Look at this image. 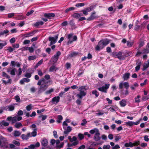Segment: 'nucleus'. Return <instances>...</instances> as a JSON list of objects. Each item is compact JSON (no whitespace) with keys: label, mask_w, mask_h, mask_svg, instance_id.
I'll use <instances>...</instances> for the list:
<instances>
[{"label":"nucleus","mask_w":149,"mask_h":149,"mask_svg":"<svg viewBox=\"0 0 149 149\" xmlns=\"http://www.w3.org/2000/svg\"><path fill=\"white\" fill-rule=\"evenodd\" d=\"M110 40L107 38H105L101 40L98 42V44L95 47V49L97 51H100L103 49L110 42Z\"/></svg>","instance_id":"1"},{"label":"nucleus","mask_w":149,"mask_h":149,"mask_svg":"<svg viewBox=\"0 0 149 149\" xmlns=\"http://www.w3.org/2000/svg\"><path fill=\"white\" fill-rule=\"evenodd\" d=\"M48 82H44L42 84L40 87L38 88V93L40 94L45 91L48 87Z\"/></svg>","instance_id":"2"},{"label":"nucleus","mask_w":149,"mask_h":149,"mask_svg":"<svg viewBox=\"0 0 149 149\" xmlns=\"http://www.w3.org/2000/svg\"><path fill=\"white\" fill-rule=\"evenodd\" d=\"M58 36V35L57 34L54 37L50 36L49 37V40L50 41L49 46H51L55 44L56 42Z\"/></svg>","instance_id":"3"},{"label":"nucleus","mask_w":149,"mask_h":149,"mask_svg":"<svg viewBox=\"0 0 149 149\" xmlns=\"http://www.w3.org/2000/svg\"><path fill=\"white\" fill-rule=\"evenodd\" d=\"M109 87V84H105L104 86H102L98 88V90L107 93V89H108Z\"/></svg>","instance_id":"4"},{"label":"nucleus","mask_w":149,"mask_h":149,"mask_svg":"<svg viewBox=\"0 0 149 149\" xmlns=\"http://www.w3.org/2000/svg\"><path fill=\"white\" fill-rule=\"evenodd\" d=\"M100 133L99 131L98 132H96L95 134L94 137L93 139L95 141H100L101 138V137L100 136Z\"/></svg>","instance_id":"5"},{"label":"nucleus","mask_w":149,"mask_h":149,"mask_svg":"<svg viewBox=\"0 0 149 149\" xmlns=\"http://www.w3.org/2000/svg\"><path fill=\"white\" fill-rule=\"evenodd\" d=\"M7 120L8 121L11 120L12 121V124H13L17 121V117L16 116H15L13 117H12L11 116L8 117L7 118Z\"/></svg>","instance_id":"6"},{"label":"nucleus","mask_w":149,"mask_h":149,"mask_svg":"<svg viewBox=\"0 0 149 149\" xmlns=\"http://www.w3.org/2000/svg\"><path fill=\"white\" fill-rule=\"evenodd\" d=\"M80 92L79 94L77 95V96L78 97L79 99L81 100L83 96H84L86 95V93L84 91H79Z\"/></svg>","instance_id":"7"},{"label":"nucleus","mask_w":149,"mask_h":149,"mask_svg":"<svg viewBox=\"0 0 149 149\" xmlns=\"http://www.w3.org/2000/svg\"><path fill=\"white\" fill-rule=\"evenodd\" d=\"M60 97L59 96L54 97L52 99V102L53 104H56L60 101Z\"/></svg>","instance_id":"8"},{"label":"nucleus","mask_w":149,"mask_h":149,"mask_svg":"<svg viewBox=\"0 0 149 149\" xmlns=\"http://www.w3.org/2000/svg\"><path fill=\"white\" fill-rule=\"evenodd\" d=\"M44 16L50 19L51 17H54L55 16V15L54 13H45L44 14Z\"/></svg>","instance_id":"9"},{"label":"nucleus","mask_w":149,"mask_h":149,"mask_svg":"<svg viewBox=\"0 0 149 149\" xmlns=\"http://www.w3.org/2000/svg\"><path fill=\"white\" fill-rule=\"evenodd\" d=\"M30 81V79H29L24 78L22 79L19 81V83L22 85L24 84L25 82L28 83Z\"/></svg>","instance_id":"10"},{"label":"nucleus","mask_w":149,"mask_h":149,"mask_svg":"<svg viewBox=\"0 0 149 149\" xmlns=\"http://www.w3.org/2000/svg\"><path fill=\"white\" fill-rule=\"evenodd\" d=\"M9 31L7 29L1 31H0V37L3 36L5 35L6 36H7L8 35V33Z\"/></svg>","instance_id":"11"},{"label":"nucleus","mask_w":149,"mask_h":149,"mask_svg":"<svg viewBox=\"0 0 149 149\" xmlns=\"http://www.w3.org/2000/svg\"><path fill=\"white\" fill-rule=\"evenodd\" d=\"M41 144L42 146H46L48 145V141L45 138H43L41 141Z\"/></svg>","instance_id":"12"},{"label":"nucleus","mask_w":149,"mask_h":149,"mask_svg":"<svg viewBox=\"0 0 149 149\" xmlns=\"http://www.w3.org/2000/svg\"><path fill=\"white\" fill-rule=\"evenodd\" d=\"M36 30H34L32 31L29 32L27 33H25L24 34V36L26 37H27L28 36H32L34 34V33L36 32Z\"/></svg>","instance_id":"13"},{"label":"nucleus","mask_w":149,"mask_h":149,"mask_svg":"<svg viewBox=\"0 0 149 149\" xmlns=\"http://www.w3.org/2000/svg\"><path fill=\"white\" fill-rule=\"evenodd\" d=\"M130 73H126L124 74L123 76V78L124 80H127L130 77Z\"/></svg>","instance_id":"14"},{"label":"nucleus","mask_w":149,"mask_h":149,"mask_svg":"<svg viewBox=\"0 0 149 149\" xmlns=\"http://www.w3.org/2000/svg\"><path fill=\"white\" fill-rule=\"evenodd\" d=\"M79 53L78 52L72 51L71 53L70 54L69 56L70 57H75L77 55H79Z\"/></svg>","instance_id":"15"},{"label":"nucleus","mask_w":149,"mask_h":149,"mask_svg":"<svg viewBox=\"0 0 149 149\" xmlns=\"http://www.w3.org/2000/svg\"><path fill=\"white\" fill-rule=\"evenodd\" d=\"M95 12L92 13L91 15L90 16L87 18V20L88 21H91L95 18L96 17L95 15Z\"/></svg>","instance_id":"16"},{"label":"nucleus","mask_w":149,"mask_h":149,"mask_svg":"<svg viewBox=\"0 0 149 149\" xmlns=\"http://www.w3.org/2000/svg\"><path fill=\"white\" fill-rule=\"evenodd\" d=\"M30 133H28L26 135H25L24 134H22L21 135L22 139L23 140H27L28 139L29 137L30 136Z\"/></svg>","instance_id":"17"},{"label":"nucleus","mask_w":149,"mask_h":149,"mask_svg":"<svg viewBox=\"0 0 149 149\" xmlns=\"http://www.w3.org/2000/svg\"><path fill=\"white\" fill-rule=\"evenodd\" d=\"M70 25L71 26L72 28L74 29L77 28L75 23L73 20L70 21L69 22Z\"/></svg>","instance_id":"18"},{"label":"nucleus","mask_w":149,"mask_h":149,"mask_svg":"<svg viewBox=\"0 0 149 149\" xmlns=\"http://www.w3.org/2000/svg\"><path fill=\"white\" fill-rule=\"evenodd\" d=\"M142 51L143 54H148L149 53V48L146 46L142 49Z\"/></svg>","instance_id":"19"},{"label":"nucleus","mask_w":149,"mask_h":149,"mask_svg":"<svg viewBox=\"0 0 149 149\" xmlns=\"http://www.w3.org/2000/svg\"><path fill=\"white\" fill-rule=\"evenodd\" d=\"M120 104L121 107H124L126 105L127 102L125 100L123 99L120 102Z\"/></svg>","instance_id":"20"},{"label":"nucleus","mask_w":149,"mask_h":149,"mask_svg":"<svg viewBox=\"0 0 149 149\" xmlns=\"http://www.w3.org/2000/svg\"><path fill=\"white\" fill-rule=\"evenodd\" d=\"M123 53L121 52H118L116 55V56H117V58L120 60H121L122 58V55Z\"/></svg>","instance_id":"21"},{"label":"nucleus","mask_w":149,"mask_h":149,"mask_svg":"<svg viewBox=\"0 0 149 149\" xmlns=\"http://www.w3.org/2000/svg\"><path fill=\"white\" fill-rule=\"evenodd\" d=\"M58 69L56 68L55 66L53 65L50 68L49 71L50 72H52L54 70H55V71H56V70H58Z\"/></svg>","instance_id":"22"},{"label":"nucleus","mask_w":149,"mask_h":149,"mask_svg":"<svg viewBox=\"0 0 149 149\" xmlns=\"http://www.w3.org/2000/svg\"><path fill=\"white\" fill-rule=\"evenodd\" d=\"M44 22L42 21H40L37 22L34 24L35 26L38 27L40 25H42L44 24Z\"/></svg>","instance_id":"23"},{"label":"nucleus","mask_w":149,"mask_h":149,"mask_svg":"<svg viewBox=\"0 0 149 149\" xmlns=\"http://www.w3.org/2000/svg\"><path fill=\"white\" fill-rule=\"evenodd\" d=\"M65 130V131H64V133L65 134H67L71 131L72 128L70 126H68L67 127V130L66 129Z\"/></svg>","instance_id":"24"},{"label":"nucleus","mask_w":149,"mask_h":149,"mask_svg":"<svg viewBox=\"0 0 149 149\" xmlns=\"http://www.w3.org/2000/svg\"><path fill=\"white\" fill-rule=\"evenodd\" d=\"M9 125L8 123L6 122L4 120H3L1 122H0V127L2 125L6 127Z\"/></svg>","instance_id":"25"},{"label":"nucleus","mask_w":149,"mask_h":149,"mask_svg":"<svg viewBox=\"0 0 149 149\" xmlns=\"http://www.w3.org/2000/svg\"><path fill=\"white\" fill-rule=\"evenodd\" d=\"M126 147H132L133 146V143L132 142H129V143H126L124 145Z\"/></svg>","instance_id":"26"},{"label":"nucleus","mask_w":149,"mask_h":149,"mask_svg":"<svg viewBox=\"0 0 149 149\" xmlns=\"http://www.w3.org/2000/svg\"><path fill=\"white\" fill-rule=\"evenodd\" d=\"M37 129L36 128H35L33 130V131L31 134V136H30V137L33 136L35 137L36 136L37 134Z\"/></svg>","instance_id":"27"},{"label":"nucleus","mask_w":149,"mask_h":149,"mask_svg":"<svg viewBox=\"0 0 149 149\" xmlns=\"http://www.w3.org/2000/svg\"><path fill=\"white\" fill-rule=\"evenodd\" d=\"M99 130L98 129L95 128L93 129L90 130L89 131V132L92 134H94V133H96V132H98Z\"/></svg>","instance_id":"28"},{"label":"nucleus","mask_w":149,"mask_h":149,"mask_svg":"<svg viewBox=\"0 0 149 149\" xmlns=\"http://www.w3.org/2000/svg\"><path fill=\"white\" fill-rule=\"evenodd\" d=\"M58 119L57 120V122L58 123H61V120H62L63 118V117L61 115H59L57 116Z\"/></svg>","instance_id":"29"},{"label":"nucleus","mask_w":149,"mask_h":149,"mask_svg":"<svg viewBox=\"0 0 149 149\" xmlns=\"http://www.w3.org/2000/svg\"><path fill=\"white\" fill-rule=\"evenodd\" d=\"M88 88H86V86H83L79 87V91H86L88 89Z\"/></svg>","instance_id":"30"},{"label":"nucleus","mask_w":149,"mask_h":149,"mask_svg":"<svg viewBox=\"0 0 149 149\" xmlns=\"http://www.w3.org/2000/svg\"><path fill=\"white\" fill-rule=\"evenodd\" d=\"M92 93L93 95H95L96 97H97L99 95V93L96 90H93L92 92Z\"/></svg>","instance_id":"31"},{"label":"nucleus","mask_w":149,"mask_h":149,"mask_svg":"<svg viewBox=\"0 0 149 149\" xmlns=\"http://www.w3.org/2000/svg\"><path fill=\"white\" fill-rule=\"evenodd\" d=\"M16 69L15 68H13L10 71V74L11 75L14 76L15 75V72L16 71Z\"/></svg>","instance_id":"32"},{"label":"nucleus","mask_w":149,"mask_h":149,"mask_svg":"<svg viewBox=\"0 0 149 149\" xmlns=\"http://www.w3.org/2000/svg\"><path fill=\"white\" fill-rule=\"evenodd\" d=\"M13 134L14 136L15 137L19 136L21 134V133L19 131L15 130L14 131Z\"/></svg>","instance_id":"33"},{"label":"nucleus","mask_w":149,"mask_h":149,"mask_svg":"<svg viewBox=\"0 0 149 149\" xmlns=\"http://www.w3.org/2000/svg\"><path fill=\"white\" fill-rule=\"evenodd\" d=\"M43 62V60L42 59L40 61H38L36 64L35 66V68H37L39 66H40V65H41Z\"/></svg>","instance_id":"34"},{"label":"nucleus","mask_w":149,"mask_h":149,"mask_svg":"<svg viewBox=\"0 0 149 149\" xmlns=\"http://www.w3.org/2000/svg\"><path fill=\"white\" fill-rule=\"evenodd\" d=\"M36 58V56L35 55L29 56L28 57V60L29 61H31L35 60Z\"/></svg>","instance_id":"35"},{"label":"nucleus","mask_w":149,"mask_h":149,"mask_svg":"<svg viewBox=\"0 0 149 149\" xmlns=\"http://www.w3.org/2000/svg\"><path fill=\"white\" fill-rule=\"evenodd\" d=\"M9 110L10 111H13L15 109V106L13 104L10 105L8 106Z\"/></svg>","instance_id":"36"},{"label":"nucleus","mask_w":149,"mask_h":149,"mask_svg":"<svg viewBox=\"0 0 149 149\" xmlns=\"http://www.w3.org/2000/svg\"><path fill=\"white\" fill-rule=\"evenodd\" d=\"M145 44V42L143 40L140 41L139 43V45L138 46L139 48H140L142 47Z\"/></svg>","instance_id":"37"},{"label":"nucleus","mask_w":149,"mask_h":149,"mask_svg":"<svg viewBox=\"0 0 149 149\" xmlns=\"http://www.w3.org/2000/svg\"><path fill=\"white\" fill-rule=\"evenodd\" d=\"M58 57L56 56H55L54 55V56L52 58V61L54 63H56L57 61Z\"/></svg>","instance_id":"38"},{"label":"nucleus","mask_w":149,"mask_h":149,"mask_svg":"<svg viewBox=\"0 0 149 149\" xmlns=\"http://www.w3.org/2000/svg\"><path fill=\"white\" fill-rule=\"evenodd\" d=\"M141 64V62H140L138 63L137 65L135 67V70L136 71H138L140 70Z\"/></svg>","instance_id":"39"},{"label":"nucleus","mask_w":149,"mask_h":149,"mask_svg":"<svg viewBox=\"0 0 149 149\" xmlns=\"http://www.w3.org/2000/svg\"><path fill=\"white\" fill-rule=\"evenodd\" d=\"M140 97V96L139 95H138L136 97L134 98L135 102V103H139L140 102V100L139 99Z\"/></svg>","instance_id":"40"},{"label":"nucleus","mask_w":149,"mask_h":149,"mask_svg":"<svg viewBox=\"0 0 149 149\" xmlns=\"http://www.w3.org/2000/svg\"><path fill=\"white\" fill-rule=\"evenodd\" d=\"M84 134L81 133H79L78 134V137L80 140H81L84 139Z\"/></svg>","instance_id":"41"},{"label":"nucleus","mask_w":149,"mask_h":149,"mask_svg":"<svg viewBox=\"0 0 149 149\" xmlns=\"http://www.w3.org/2000/svg\"><path fill=\"white\" fill-rule=\"evenodd\" d=\"M14 99L16 100V102H20V98L18 95H16L14 97Z\"/></svg>","instance_id":"42"},{"label":"nucleus","mask_w":149,"mask_h":149,"mask_svg":"<svg viewBox=\"0 0 149 149\" xmlns=\"http://www.w3.org/2000/svg\"><path fill=\"white\" fill-rule=\"evenodd\" d=\"M8 79L7 81H6L5 80H3V83L5 84H7L9 83L11 84L12 81L11 79H10V78Z\"/></svg>","instance_id":"43"},{"label":"nucleus","mask_w":149,"mask_h":149,"mask_svg":"<svg viewBox=\"0 0 149 149\" xmlns=\"http://www.w3.org/2000/svg\"><path fill=\"white\" fill-rule=\"evenodd\" d=\"M2 76L3 77H5L7 79L10 78V76L5 72H2Z\"/></svg>","instance_id":"44"},{"label":"nucleus","mask_w":149,"mask_h":149,"mask_svg":"<svg viewBox=\"0 0 149 149\" xmlns=\"http://www.w3.org/2000/svg\"><path fill=\"white\" fill-rule=\"evenodd\" d=\"M26 17L25 16H24L23 15H19L18 16V19L19 20H21L24 19L26 18Z\"/></svg>","instance_id":"45"},{"label":"nucleus","mask_w":149,"mask_h":149,"mask_svg":"<svg viewBox=\"0 0 149 149\" xmlns=\"http://www.w3.org/2000/svg\"><path fill=\"white\" fill-rule=\"evenodd\" d=\"M125 124L126 125H127L130 126H132L133 125V122L131 121H129L127 122H125Z\"/></svg>","instance_id":"46"},{"label":"nucleus","mask_w":149,"mask_h":149,"mask_svg":"<svg viewBox=\"0 0 149 149\" xmlns=\"http://www.w3.org/2000/svg\"><path fill=\"white\" fill-rule=\"evenodd\" d=\"M15 49L14 48H12L10 46L8 47V49L7 50L10 52L11 53Z\"/></svg>","instance_id":"47"},{"label":"nucleus","mask_w":149,"mask_h":149,"mask_svg":"<svg viewBox=\"0 0 149 149\" xmlns=\"http://www.w3.org/2000/svg\"><path fill=\"white\" fill-rule=\"evenodd\" d=\"M15 127L17 128H19L20 127L22 126V124L20 123H16L15 125Z\"/></svg>","instance_id":"48"},{"label":"nucleus","mask_w":149,"mask_h":149,"mask_svg":"<svg viewBox=\"0 0 149 149\" xmlns=\"http://www.w3.org/2000/svg\"><path fill=\"white\" fill-rule=\"evenodd\" d=\"M7 43L5 42L4 43H0V49H1L3 47L7 45Z\"/></svg>","instance_id":"49"},{"label":"nucleus","mask_w":149,"mask_h":149,"mask_svg":"<svg viewBox=\"0 0 149 149\" xmlns=\"http://www.w3.org/2000/svg\"><path fill=\"white\" fill-rule=\"evenodd\" d=\"M26 109L27 111H29L32 109V104H30L26 107Z\"/></svg>","instance_id":"50"},{"label":"nucleus","mask_w":149,"mask_h":149,"mask_svg":"<svg viewBox=\"0 0 149 149\" xmlns=\"http://www.w3.org/2000/svg\"><path fill=\"white\" fill-rule=\"evenodd\" d=\"M133 44V42H131L129 41L127 42V46L131 47L132 46Z\"/></svg>","instance_id":"51"},{"label":"nucleus","mask_w":149,"mask_h":149,"mask_svg":"<svg viewBox=\"0 0 149 149\" xmlns=\"http://www.w3.org/2000/svg\"><path fill=\"white\" fill-rule=\"evenodd\" d=\"M124 86L126 89H128L129 86L128 83L127 82H125L123 84Z\"/></svg>","instance_id":"52"},{"label":"nucleus","mask_w":149,"mask_h":149,"mask_svg":"<svg viewBox=\"0 0 149 149\" xmlns=\"http://www.w3.org/2000/svg\"><path fill=\"white\" fill-rule=\"evenodd\" d=\"M142 54H143V51H142V52H141L138 51L135 55V56L137 57L139 56Z\"/></svg>","instance_id":"53"},{"label":"nucleus","mask_w":149,"mask_h":149,"mask_svg":"<svg viewBox=\"0 0 149 149\" xmlns=\"http://www.w3.org/2000/svg\"><path fill=\"white\" fill-rule=\"evenodd\" d=\"M72 16L74 17L75 18H78L79 17V14L77 13H74Z\"/></svg>","instance_id":"54"},{"label":"nucleus","mask_w":149,"mask_h":149,"mask_svg":"<svg viewBox=\"0 0 149 149\" xmlns=\"http://www.w3.org/2000/svg\"><path fill=\"white\" fill-rule=\"evenodd\" d=\"M13 143H14V144H15L17 146H19L20 144V143L19 142L16 140L13 141Z\"/></svg>","instance_id":"55"},{"label":"nucleus","mask_w":149,"mask_h":149,"mask_svg":"<svg viewBox=\"0 0 149 149\" xmlns=\"http://www.w3.org/2000/svg\"><path fill=\"white\" fill-rule=\"evenodd\" d=\"M54 91V89L53 88H51V89L47 91L46 92V93L47 94H50L52 92H53Z\"/></svg>","instance_id":"56"},{"label":"nucleus","mask_w":149,"mask_h":149,"mask_svg":"<svg viewBox=\"0 0 149 149\" xmlns=\"http://www.w3.org/2000/svg\"><path fill=\"white\" fill-rule=\"evenodd\" d=\"M133 146H138L140 144V141H134V143H133Z\"/></svg>","instance_id":"57"},{"label":"nucleus","mask_w":149,"mask_h":149,"mask_svg":"<svg viewBox=\"0 0 149 149\" xmlns=\"http://www.w3.org/2000/svg\"><path fill=\"white\" fill-rule=\"evenodd\" d=\"M103 143V142L102 141V142H101L100 143L96 144V143H95V142H93V143H92V144H91V146H93L94 147V146H96L97 145H101Z\"/></svg>","instance_id":"58"},{"label":"nucleus","mask_w":149,"mask_h":149,"mask_svg":"<svg viewBox=\"0 0 149 149\" xmlns=\"http://www.w3.org/2000/svg\"><path fill=\"white\" fill-rule=\"evenodd\" d=\"M41 117H42V120L43 121L45 120L47 117V116L46 115H42L40 116H39V118H40Z\"/></svg>","instance_id":"59"},{"label":"nucleus","mask_w":149,"mask_h":149,"mask_svg":"<svg viewBox=\"0 0 149 149\" xmlns=\"http://www.w3.org/2000/svg\"><path fill=\"white\" fill-rule=\"evenodd\" d=\"M9 41L10 42L11 44H13L14 43L15 41V38L14 37L10 39V40Z\"/></svg>","instance_id":"60"},{"label":"nucleus","mask_w":149,"mask_h":149,"mask_svg":"<svg viewBox=\"0 0 149 149\" xmlns=\"http://www.w3.org/2000/svg\"><path fill=\"white\" fill-rule=\"evenodd\" d=\"M71 64L70 63H67L66 64L65 66L67 69H69L71 68Z\"/></svg>","instance_id":"61"},{"label":"nucleus","mask_w":149,"mask_h":149,"mask_svg":"<svg viewBox=\"0 0 149 149\" xmlns=\"http://www.w3.org/2000/svg\"><path fill=\"white\" fill-rule=\"evenodd\" d=\"M83 122L81 123V125L84 126H85V124L87 123V121L86 120V119H83L82 120Z\"/></svg>","instance_id":"62"},{"label":"nucleus","mask_w":149,"mask_h":149,"mask_svg":"<svg viewBox=\"0 0 149 149\" xmlns=\"http://www.w3.org/2000/svg\"><path fill=\"white\" fill-rule=\"evenodd\" d=\"M15 15V13H9L8 14V17L9 18H11L12 17L14 16Z\"/></svg>","instance_id":"63"},{"label":"nucleus","mask_w":149,"mask_h":149,"mask_svg":"<svg viewBox=\"0 0 149 149\" xmlns=\"http://www.w3.org/2000/svg\"><path fill=\"white\" fill-rule=\"evenodd\" d=\"M17 114L19 116H21L23 115V113L22 110H20L18 111L17 113Z\"/></svg>","instance_id":"64"}]
</instances>
